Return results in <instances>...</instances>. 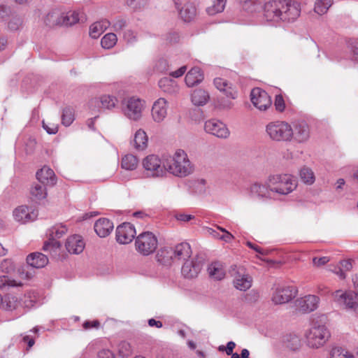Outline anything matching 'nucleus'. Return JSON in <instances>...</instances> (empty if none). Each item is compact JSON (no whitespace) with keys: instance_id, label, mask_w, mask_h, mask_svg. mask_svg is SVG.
<instances>
[{"instance_id":"f257e3e1","label":"nucleus","mask_w":358,"mask_h":358,"mask_svg":"<svg viewBox=\"0 0 358 358\" xmlns=\"http://www.w3.org/2000/svg\"><path fill=\"white\" fill-rule=\"evenodd\" d=\"M301 4L295 0H271L264 6L266 21L278 24L293 22L301 14Z\"/></svg>"},{"instance_id":"f03ea898","label":"nucleus","mask_w":358,"mask_h":358,"mask_svg":"<svg viewBox=\"0 0 358 358\" xmlns=\"http://www.w3.org/2000/svg\"><path fill=\"white\" fill-rule=\"evenodd\" d=\"M327 317L324 315L314 316L312 318L310 328L306 332L307 345L317 349L327 342L330 338V332L326 326Z\"/></svg>"},{"instance_id":"7ed1b4c3","label":"nucleus","mask_w":358,"mask_h":358,"mask_svg":"<svg viewBox=\"0 0 358 358\" xmlns=\"http://www.w3.org/2000/svg\"><path fill=\"white\" fill-rule=\"evenodd\" d=\"M164 166L166 171L178 177H185L194 171L187 155L182 150H178L173 156L164 159Z\"/></svg>"},{"instance_id":"20e7f679","label":"nucleus","mask_w":358,"mask_h":358,"mask_svg":"<svg viewBox=\"0 0 358 358\" xmlns=\"http://www.w3.org/2000/svg\"><path fill=\"white\" fill-rule=\"evenodd\" d=\"M267 184L271 192L287 195L296 188L297 180L289 174H275L268 176Z\"/></svg>"},{"instance_id":"39448f33","label":"nucleus","mask_w":358,"mask_h":358,"mask_svg":"<svg viewBox=\"0 0 358 358\" xmlns=\"http://www.w3.org/2000/svg\"><path fill=\"white\" fill-rule=\"evenodd\" d=\"M266 133L271 139L275 141H291L292 126L285 121H275L267 124Z\"/></svg>"},{"instance_id":"423d86ee","label":"nucleus","mask_w":358,"mask_h":358,"mask_svg":"<svg viewBox=\"0 0 358 358\" xmlns=\"http://www.w3.org/2000/svg\"><path fill=\"white\" fill-rule=\"evenodd\" d=\"M298 289L289 284L278 285L272 289L271 301L275 305H282L289 303L296 297Z\"/></svg>"},{"instance_id":"0eeeda50","label":"nucleus","mask_w":358,"mask_h":358,"mask_svg":"<svg viewBox=\"0 0 358 358\" xmlns=\"http://www.w3.org/2000/svg\"><path fill=\"white\" fill-rule=\"evenodd\" d=\"M158 241L155 235L150 231H144L135 239L136 250L142 255L152 254L157 249Z\"/></svg>"},{"instance_id":"6e6552de","label":"nucleus","mask_w":358,"mask_h":358,"mask_svg":"<svg viewBox=\"0 0 358 358\" xmlns=\"http://www.w3.org/2000/svg\"><path fill=\"white\" fill-rule=\"evenodd\" d=\"M143 166L147 176L150 177H161L166 173L164 162L162 164L161 159L155 155H150L145 157L143 160Z\"/></svg>"},{"instance_id":"1a4fd4ad","label":"nucleus","mask_w":358,"mask_h":358,"mask_svg":"<svg viewBox=\"0 0 358 358\" xmlns=\"http://www.w3.org/2000/svg\"><path fill=\"white\" fill-rule=\"evenodd\" d=\"M122 106V111L128 118L133 120L141 118L143 108V102L141 99L133 96L124 100Z\"/></svg>"},{"instance_id":"9d476101","label":"nucleus","mask_w":358,"mask_h":358,"mask_svg":"<svg viewBox=\"0 0 358 358\" xmlns=\"http://www.w3.org/2000/svg\"><path fill=\"white\" fill-rule=\"evenodd\" d=\"M204 264V259L199 256L187 259L181 268V274L186 279H194L200 273Z\"/></svg>"},{"instance_id":"9b49d317","label":"nucleus","mask_w":358,"mask_h":358,"mask_svg":"<svg viewBox=\"0 0 358 358\" xmlns=\"http://www.w3.org/2000/svg\"><path fill=\"white\" fill-rule=\"evenodd\" d=\"M250 100L254 106L259 110H266L271 106V99L268 93L259 87L252 90Z\"/></svg>"},{"instance_id":"f8f14e48","label":"nucleus","mask_w":358,"mask_h":358,"mask_svg":"<svg viewBox=\"0 0 358 358\" xmlns=\"http://www.w3.org/2000/svg\"><path fill=\"white\" fill-rule=\"evenodd\" d=\"M320 298L313 294L300 297L295 301L296 310L302 313H309L315 310L319 306Z\"/></svg>"},{"instance_id":"ddd939ff","label":"nucleus","mask_w":358,"mask_h":358,"mask_svg":"<svg viewBox=\"0 0 358 358\" xmlns=\"http://www.w3.org/2000/svg\"><path fill=\"white\" fill-rule=\"evenodd\" d=\"M204 129L208 134L220 138H227L229 136V131L226 124L216 119L206 121Z\"/></svg>"},{"instance_id":"4468645a","label":"nucleus","mask_w":358,"mask_h":358,"mask_svg":"<svg viewBox=\"0 0 358 358\" xmlns=\"http://www.w3.org/2000/svg\"><path fill=\"white\" fill-rule=\"evenodd\" d=\"M136 234V229L132 224L124 222L116 229V241L120 244L129 243L134 238Z\"/></svg>"},{"instance_id":"2eb2a0df","label":"nucleus","mask_w":358,"mask_h":358,"mask_svg":"<svg viewBox=\"0 0 358 358\" xmlns=\"http://www.w3.org/2000/svg\"><path fill=\"white\" fill-rule=\"evenodd\" d=\"M13 216L17 222L25 224L34 221L38 217V213L27 206H20L14 210Z\"/></svg>"},{"instance_id":"dca6fc26","label":"nucleus","mask_w":358,"mask_h":358,"mask_svg":"<svg viewBox=\"0 0 358 358\" xmlns=\"http://www.w3.org/2000/svg\"><path fill=\"white\" fill-rule=\"evenodd\" d=\"M292 139L302 143L307 141L310 137V129L308 124L304 121L296 122L292 127Z\"/></svg>"},{"instance_id":"f3484780","label":"nucleus","mask_w":358,"mask_h":358,"mask_svg":"<svg viewBox=\"0 0 358 358\" xmlns=\"http://www.w3.org/2000/svg\"><path fill=\"white\" fill-rule=\"evenodd\" d=\"M230 271L231 276L234 278V285L241 291L246 290V269L244 266H231Z\"/></svg>"},{"instance_id":"a211bd4d","label":"nucleus","mask_w":358,"mask_h":358,"mask_svg":"<svg viewBox=\"0 0 358 358\" xmlns=\"http://www.w3.org/2000/svg\"><path fill=\"white\" fill-rule=\"evenodd\" d=\"M336 297H339L341 302H343L347 308L358 313V294L349 291L341 293V291L336 292Z\"/></svg>"},{"instance_id":"6ab92c4d","label":"nucleus","mask_w":358,"mask_h":358,"mask_svg":"<svg viewBox=\"0 0 358 358\" xmlns=\"http://www.w3.org/2000/svg\"><path fill=\"white\" fill-rule=\"evenodd\" d=\"M85 246V243L82 236L77 234L69 236L65 243V247L67 251L74 255L81 253Z\"/></svg>"},{"instance_id":"aec40b11","label":"nucleus","mask_w":358,"mask_h":358,"mask_svg":"<svg viewBox=\"0 0 358 358\" xmlns=\"http://www.w3.org/2000/svg\"><path fill=\"white\" fill-rule=\"evenodd\" d=\"M172 259L187 260L189 259L192 254L191 247L187 243H181L176 245L173 248H170Z\"/></svg>"},{"instance_id":"412c9836","label":"nucleus","mask_w":358,"mask_h":358,"mask_svg":"<svg viewBox=\"0 0 358 358\" xmlns=\"http://www.w3.org/2000/svg\"><path fill=\"white\" fill-rule=\"evenodd\" d=\"M36 176L38 181L45 186H53L57 182L54 171L48 166H43L38 170Z\"/></svg>"},{"instance_id":"4be33fe9","label":"nucleus","mask_w":358,"mask_h":358,"mask_svg":"<svg viewBox=\"0 0 358 358\" xmlns=\"http://www.w3.org/2000/svg\"><path fill=\"white\" fill-rule=\"evenodd\" d=\"M167 102L164 98H159L155 101L152 108L153 120L157 122L164 120L167 115Z\"/></svg>"},{"instance_id":"5701e85b","label":"nucleus","mask_w":358,"mask_h":358,"mask_svg":"<svg viewBox=\"0 0 358 358\" xmlns=\"http://www.w3.org/2000/svg\"><path fill=\"white\" fill-rule=\"evenodd\" d=\"M94 231L101 238L108 236L114 228L113 223L108 218H100L94 224Z\"/></svg>"},{"instance_id":"b1692460","label":"nucleus","mask_w":358,"mask_h":358,"mask_svg":"<svg viewBox=\"0 0 358 358\" xmlns=\"http://www.w3.org/2000/svg\"><path fill=\"white\" fill-rule=\"evenodd\" d=\"M176 8L179 11L180 17L185 22L192 21L196 15V8L193 3L187 2L181 8H180L179 3L175 1Z\"/></svg>"},{"instance_id":"393cba45","label":"nucleus","mask_w":358,"mask_h":358,"mask_svg":"<svg viewBox=\"0 0 358 358\" xmlns=\"http://www.w3.org/2000/svg\"><path fill=\"white\" fill-rule=\"evenodd\" d=\"M26 260L27 263V268L29 266L35 268H43L48 263L47 256L38 252L29 254Z\"/></svg>"},{"instance_id":"a878e982","label":"nucleus","mask_w":358,"mask_h":358,"mask_svg":"<svg viewBox=\"0 0 358 358\" xmlns=\"http://www.w3.org/2000/svg\"><path fill=\"white\" fill-rule=\"evenodd\" d=\"M86 18L83 13L77 11H69L66 13H62V25L72 26L77 22H84Z\"/></svg>"},{"instance_id":"bb28decb","label":"nucleus","mask_w":358,"mask_h":358,"mask_svg":"<svg viewBox=\"0 0 358 358\" xmlns=\"http://www.w3.org/2000/svg\"><path fill=\"white\" fill-rule=\"evenodd\" d=\"M209 276L216 280H221L225 277V269L220 262H214L208 267Z\"/></svg>"},{"instance_id":"cd10ccee","label":"nucleus","mask_w":358,"mask_h":358,"mask_svg":"<svg viewBox=\"0 0 358 358\" xmlns=\"http://www.w3.org/2000/svg\"><path fill=\"white\" fill-rule=\"evenodd\" d=\"M214 85L217 90L223 92L227 97L233 99L236 97V92L232 90L231 85L227 80L221 78H216L214 79Z\"/></svg>"},{"instance_id":"c85d7f7f","label":"nucleus","mask_w":358,"mask_h":358,"mask_svg":"<svg viewBox=\"0 0 358 358\" xmlns=\"http://www.w3.org/2000/svg\"><path fill=\"white\" fill-rule=\"evenodd\" d=\"M203 79V75L199 67L192 68L185 76V81L188 87H193L200 83Z\"/></svg>"},{"instance_id":"c756f323","label":"nucleus","mask_w":358,"mask_h":358,"mask_svg":"<svg viewBox=\"0 0 358 358\" xmlns=\"http://www.w3.org/2000/svg\"><path fill=\"white\" fill-rule=\"evenodd\" d=\"M110 25L108 20H102L92 24L90 27V36L93 38H99Z\"/></svg>"},{"instance_id":"7c9ffc66","label":"nucleus","mask_w":358,"mask_h":358,"mask_svg":"<svg viewBox=\"0 0 358 358\" xmlns=\"http://www.w3.org/2000/svg\"><path fill=\"white\" fill-rule=\"evenodd\" d=\"M192 102L195 106H204L209 99V94L203 89H196L191 95Z\"/></svg>"},{"instance_id":"2f4dec72","label":"nucleus","mask_w":358,"mask_h":358,"mask_svg":"<svg viewBox=\"0 0 358 358\" xmlns=\"http://www.w3.org/2000/svg\"><path fill=\"white\" fill-rule=\"evenodd\" d=\"M62 13L58 9H53L45 16L44 22L49 27L62 25Z\"/></svg>"},{"instance_id":"473e14b6","label":"nucleus","mask_w":358,"mask_h":358,"mask_svg":"<svg viewBox=\"0 0 358 358\" xmlns=\"http://www.w3.org/2000/svg\"><path fill=\"white\" fill-rule=\"evenodd\" d=\"M271 192L267 182L266 185L255 182L250 187V194L253 196L267 197L270 196Z\"/></svg>"},{"instance_id":"72a5a7b5","label":"nucleus","mask_w":358,"mask_h":358,"mask_svg":"<svg viewBox=\"0 0 358 358\" xmlns=\"http://www.w3.org/2000/svg\"><path fill=\"white\" fill-rule=\"evenodd\" d=\"M159 87L167 94H174L178 90L176 83L169 78H162L159 81Z\"/></svg>"},{"instance_id":"f704fd0d","label":"nucleus","mask_w":358,"mask_h":358,"mask_svg":"<svg viewBox=\"0 0 358 358\" xmlns=\"http://www.w3.org/2000/svg\"><path fill=\"white\" fill-rule=\"evenodd\" d=\"M21 302L17 298L13 295H7L4 298L2 297L0 308L5 310H13L19 306Z\"/></svg>"},{"instance_id":"c9c22d12","label":"nucleus","mask_w":358,"mask_h":358,"mask_svg":"<svg viewBox=\"0 0 358 358\" xmlns=\"http://www.w3.org/2000/svg\"><path fill=\"white\" fill-rule=\"evenodd\" d=\"M134 147L138 150H143L147 148L148 145V136L146 133L142 130L138 129L134 138Z\"/></svg>"},{"instance_id":"e433bc0d","label":"nucleus","mask_w":358,"mask_h":358,"mask_svg":"<svg viewBox=\"0 0 358 358\" xmlns=\"http://www.w3.org/2000/svg\"><path fill=\"white\" fill-rule=\"evenodd\" d=\"M32 199L34 201H40L47 196L46 186L39 182L34 183L30 190Z\"/></svg>"},{"instance_id":"4c0bfd02","label":"nucleus","mask_w":358,"mask_h":358,"mask_svg":"<svg viewBox=\"0 0 358 358\" xmlns=\"http://www.w3.org/2000/svg\"><path fill=\"white\" fill-rule=\"evenodd\" d=\"M283 342L287 348L293 351L298 350L301 347V339L296 334L286 335Z\"/></svg>"},{"instance_id":"58836bf2","label":"nucleus","mask_w":358,"mask_h":358,"mask_svg":"<svg viewBox=\"0 0 358 358\" xmlns=\"http://www.w3.org/2000/svg\"><path fill=\"white\" fill-rule=\"evenodd\" d=\"M138 163V159L133 155H126L122 159L121 166L122 169L133 171L136 169Z\"/></svg>"},{"instance_id":"ea45409f","label":"nucleus","mask_w":358,"mask_h":358,"mask_svg":"<svg viewBox=\"0 0 358 358\" xmlns=\"http://www.w3.org/2000/svg\"><path fill=\"white\" fill-rule=\"evenodd\" d=\"M333 3V0H316L314 10L318 15H323L327 12Z\"/></svg>"},{"instance_id":"a19ab883","label":"nucleus","mask_w":358,"mask_h":358,"mask_svg":"<svg viewBox=\"0 0 358 358\" xmlns=\"http://www.w3.org/2000/svg\"><path fill=\"white\" fill-rule=\"evenodd\" d=\"M226 3L227 0H213V5L207 8L206 11L210 15L221 13L224 10Z\"/></svg>"},{"instance_id":"79ce46f5","label":"nucleus","mask_w":358,"mask_h":358,"mask_svg":"<svg viewBox=\"0 0 358 358\" xmlns=\"http://www.w3.org/2000/svg\"><path fill=\"white\" fill-rule=\"evenodd\" d=\"M22 285V282L10 279L6 275L0 277V289H8L10 288L21 287Z\"/></svg>"},{"instance_id":"37998d69","label":"nucleus","mask_w":358,"mask_h":358,"mask_svg":"<svg viewBox=\"0 0 358 358\" xmlns=\"http://www.w3.org/2000/svg\"><path fill=\"white\" fill-rule=\"evenodd\" d=\"M74 120V111L71 107H65L62 110V123L68 127L72 124Z\"/></svg>"},{"instance_id":"c03bdc74","label":"nucleus","mask_w":358,"mask_h":358,"mask_svg":"<svg viewBox=\"0 0 358 358\" xmlns=\"http://www.w3.org/2000/svg\"><path fill=\"white\" fill-rule=\"evenodd\" d=\"M67 232V228L62 224H57L50 229L49 236L52 238H60Z\"/></svg>"},{"instance_id":"a18cd8bd","label":"nucleus","mask_w":358,"mask_h":358,"mask_svg":"<svg viewBox=\"0 0 358 358\" xmlns=\"http://www.w3.org/2000/svg\"><path fill=\"white\" fill-rule=\"evenodd\" d=\"M117 38L113 33L106 34L101 41V46L105 49L112 48L117 43Z\"/></svg>"},{"instance_id":"49530a36","label":"nucleus","mask_w":358,"mask_h":358,"mask_svg":"<svg viewBox=\"0 0 358 358\" xmlns=\"http://www.w3.org/2000/svg\"><path fill=\"white\" fill-rule=\"evenodd\" d=\"M300 178L301 180L308 185L315 182V175L312 169L303 167L300 170Z\"/></svg>"},{"instance_id":"de8ad7c7","label":"nucleus","mask_w":358,"mask_h":358,"mask_svg":"<svg viewBox=\"0 0 358 358\" xmlns=\"http://www.w3.org/2000/svg\"><path fill=\"white\" fill-rule=\"evenodd\" d=\"M330 358H355V356L345 349L334 348L331 351Z\"/></svg>"},{"instance_id":"09e8293b","label":"nucleus","mask_w":358,"mask_h":358,"mask_svg":"<svg viewBox=\"0 0 358 358\" xmlns=\"http://www.w3.org/2000/svg\"><path fill=\"white\" fill-rule=\"evenodd\" d=\"M117 99L116 97L110 95H103L100 98L101 107L106 109H111L116 106Z\"/></svg>"},{"instance_id":"8fccbe9b","label":"nucleus","mask_w":358,"mask_h":358,"mask_svg":"<svg viewBox=\"0 0 358 358\" xmlns=\"http://www.w3.org/2000/svg\"><path fill=\"white\" fill-rule=\"evenodd\" d=\"M22 306H24L26 308H31L34 306L36 302V297L34 295V292L29 291L25 293L24 297L20 299Z\"/></svg>"},{"instance_id":"3c124183","label":"nucleus","mask_w":358,"mask_h":358,"mask_svg":"<svg viewBox=\"0 0 358 358\" xmlns=\"http://www.w3.org/2000/svg\"><path fill=\"white\" fill-rule=\"evenodd\" d=\"M0 268L2 272L10 273L14 271L15 265L11 259H5L1 262L0 264Z\"/></svg>"},{"instance_id":"603ef678","label":"nucleus","mask_w":358,"mask_h":358,"mask_svg":"<svg viewBox=\"0 0 358 358\" xmlns=\"http://www.w3.org/2000/svg\"><path fill=\"white\" fill-rule=\"evenodd\" d=\"M56 238H52L50 237V241L45 242L43 246V250L47 251L48 250H52L55 252L57 249H59L61 247V243L59 241H56Z\"/></svg>"},{"instance_id":"864d4df0","label":"nucleus","mask_w":358,"mask_h":358,"mask_svg":"<svg viewBox=\"0 0 358 358\" xmlns=\"http://www.w3.org/2000/svg\"><path fill=\"white\" fill-rule=\"evenodd\" d=\"M262 8V2L261 0H250V1L248 0V13L250 12L252 13L257 11H260Z\"/></svg>"},{"instance_id":"5fc2aeb1","label":"nucleus","mask_w":358,"mask_h":358,"mask_svg":"<svg viewBox=\"0 0 358 358\" xmlns=\"http://www.w3.org/2000/svg\"><path fill=\"white\" fill-rule=\"evenodd\" d=\"M126 3L132 9L136 10L146 5V0H127Z\"/></svg>"},{"instance_id":"6e6d98bb","label":"nucleus","mask_w":358,"mask_h":358,"mask_svg":"<svg viewBox=\"0 0 358 358\" xmlns=\"http://www.w3.org/2000/svg\"><path fill=\"white\" fill-rule=\"evenodd\" d=\"M155 69L159 72H165L169 70V64L166 59L161 58L155 65Z\"/></svg>"},{"instance_id":"4d7b16f0","label":"nucleus","mask_w":358,"mask_h":358,"mask_svg":"<svg viewBox=\"0 0 358 358\" xmlns=\"http://www.w3.org/2000/svg\"><path fill=\"white\" fill-rule=\"evenodd\" d=\"M235 347L236 343L234 341H229L227 343V346L220 345L218 350L220 352H225L227 355H231Z\"/></svg>"},{"instance_id":"13d9d810","label":"nucleus","mask_w":358,"mask_h":358,"mask_svg":"<svg viewBox=\"0 0 358 358\" xmlns=\"http://www.w3.org/2000/svg\"><path fill=\"white\" fill-rule=\"evenodd\" d=\"M274 106L276 110L278 112L284 111L285 108V103L283 97L281 95H276L274 102Z\"/></svg>"},{"instance_id":"bf43d9fd","label":"nucleus","mask_w":358,"mask_h":358,"mask_svg":"<svg viewBox=\"0 0 358 358\" xmlns=\"http://www.w3.org/2000/svg\"><path fill=\"white\" fill-rule=\"evenodd\" d=\"M127 27V21L124 19L120 18L115 20L113 24L114 31H119L122 30Z\"/></svg>"},{"instance_id":"052dcab7","label":"nucleus","mask_w":358,"mask_h":358,"mask_svg":"<svg viewBox=\"0 0 358 358\" xmlns=\"http://www.w3.org/2000/svg\"><path fill=\"white\" fill-rule=\"evenodd\" d=\"M11 13V9L9 6L6 5H0V19L4 20L8 17Z\"/></svg>"},{"instance_id":"680f3d73","label":"nucleus","mask_w":358,"mask_h":358,"mask_svg":"<svg viewBox=\"0 0 358 358\" xmlns=\"http://www.w3.org/2000/svg\"><path fill=\"white\" fill-rule=\"evenodd\" d=\"M329 262V257H314L313 259V265L315 266H321Z\"/></svg>"},{"instance_id":"e2e57ef3","label":"nucleus","mask_w":358,"mask_h":358,"mask_svg":"<svg viewBox=\"0 0 358 358\" xmlns=\"http://www.w3.org/2000/svg\"><path fill=\"white\" fill-rule=\"evenodd\" d=\"M180 36L177 32H171L166 36V40L169 43H176L179 41Z\"/></svg>"},{"instance_id":"0e129e2a","label":"nucleus","mask_w":358,"mask_h":358,"mask_svg":"<svg viewBox=\"0 0 358 358\" xmlns=\"http://www.w3.org/2000/svg\"><path fill=\"white\" fill-rule=\"evenodd\" d=\"M42 126L43 128L49 134H55L58 131V126L57 124H52V127H50L44 121H43Z\"/></svg>"},{"instance_id":"69168bd1","label":"nucleus","mask_w":358,"mask_h":358,"mask_svg":"<svg viewBox=\"0 0 358 358\" xmlns=\"http://www.w3.org/2000/svg\"><path fill=\"white\" fill-rule=\"evenodd\" d=\"M231 106V102L229 100H224L223 98L219 99L217 107L220 109H229Z\"/></svg>"},{"instance_id":"338daca9","label":"nucleus","mask_w":358,"mask_h":358,"mask_svg":"<svg viewBox=\"0 0 358 358\" xmlns=\"http://www.w3.org/2000/svg\"><path fill=\"white\" fill-rule=\"evenodd\" d=\"M248 247L250 248L251 249L254 250L256 252H257L259 255H266L268 254L267 250L261 248L257 245H255L249 241H248Z\"/></svg>"},{"instance_id":"774afa93","label":"nucleus","mask_w":358,"mask_h":358,"mask_svg":"<svg viewBox=\"0 0 358 358\" xmlns=\"http://www.w3.org/2000/svg\"><path fill=\"white\" fill-rule=\"evenodd\" d=\"M351 49L352 52V59L358 62V40L351 44Z\"/></svg>"}]
</instances>
